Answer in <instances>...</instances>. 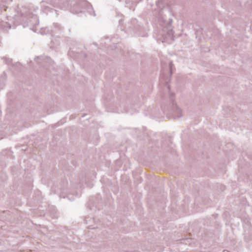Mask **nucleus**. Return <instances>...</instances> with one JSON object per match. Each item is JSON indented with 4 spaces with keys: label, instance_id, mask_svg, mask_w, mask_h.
Here are the masks:
<instances>
[{
    "label": "nucleus",
    "instance_id": "nucleus-2",
    "mask_svg": "<svg viewBox=\"0 0 252 252\" xmlns=\"http://www.w3.org/2000/svg\"><path fill=\"white\" fill-rule=\"evenodd\" d=\"M172 20L170 18L165 19L161 16L158 18V23L159 26L162 28L160 34L162 37H158L162 42H167L169 39H172L173 36V32L172 27Z\"/></svg>",
    "mask_w": 252,
    "mask_h": 252
},
{
    "label": "nucleus",
    "instance_id": "nucleus-1",
    "mask_svg": "<svg viewBox=\"0 0 252 252\" xmlns=\"http://www.w3.org/2000/svg\"><path fill=\"white\" fill-rule=\"evenodd\" d=\"M166 87L168 91L169 103L164 105L163 110L169 117H171L173 119L180 118L182 116L181 110L174 103L175 94L170 92V87L168 85V82H166Z\"/></svg>",
    "mask_w": 252,
    "mask_h": 252
},
{
    "label": "nucleus",
    "instance_id": "nucleus-4",
    "mask_svg": "<svg viewBox=\"0 0 252 252\" xmlns=\"http://www.w3.org/2000/svg\"><path fill=\"white\" fill-rule=\"evenodd\" d=\"M44 60L45 59L42 56H38L35 58V60L38 63H42Z\"/></svg>",
    "mask_w": 252,
    "mask_h": 252
},
{
    "label": "nucleus",
    "instance_id": "nucleus-3",
    "mask_svg": "<svg viewBox=\"0 0 252 252\" xmlns=\"http://www.w3.org/2000/svg\"><path fill=\"white\" fill-rule=\"evenodd\" d=\"M36 9H33L34 13L29 8L24 7L21 11V14L23 18H25V21L28 20L31 22L33 25H36L38 23V19L36 13Z\"/></svg>",
    "mask_w": 252,
    "mask_h": 252
},
{
    "label": "nucleus",
    "instance_id": "nucleus-5",
    "mask_svg": "<svg viewBox=\"0 0 252 252\" xmlns=\"http://www.w3.org/2000/svg\"><path fill=\"white\" fill-rule=\"evenodd\" d=\"M169 70H170V75H171L172 74L173 67L174 66L172 62L170 61L169 62Z\"/></svg>",
    "mask_w": 252,
    "mask_h": 252
},
{
    "label": "nucleus",
    "instance_id": "nucleus-6",
    "mask_svg": "<svg viewBox=\"0 0 252 252\" xmlns=\"http://www.w3.org/2000/svg\"><path fill=\"white\" fill-rule=\"evenodd\" d=\"M4 26L5 27L6 26L8 29H10V28H11L10 25L8 23H5Z\"/></svg>",
    "mask_w": 252,
    "mask_h": 252
}]
</instances>
